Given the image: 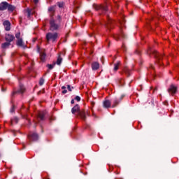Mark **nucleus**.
<instances>
[{"label": "nucleus", "mask_w": 179, "mask_h": 179, "mask_svg": "<svg viewBox=\"0 0 179 179\" xmlns=\"http://www.w3.org/2000/svg\"><path fill=\"white\" fill-rule=\"evenodd\" d=\"M74 99L76 100L77 101H80V96H76Z\"/></svg>", "instance_id": "35"}, {"label": "nucleus", "mask_w": 179, "mask_h": 179, "mask_svg": "<svg viewBox=\"0 0 179 179\" xmlns=\"http://www.w3.org/2000/svg\"><path fill=\"white\" fill-rule=\"evenodd\" d=\"M164 104L165 106H169V102L164 101Z\"/></svg>", "instance_id": "39"}, {"label": "nucleus", "mask_w": 179, "mask_h": 179, "mask_svg": "<svg viewBox=\"0 0 179 179\" xmlns=\"http://www.w3.org/2000/svg\"><path fill=\"white\" fill-rule=\"evenodd\" d=\"M71 103L72 104H75V100L72 99L71 101Z\"/></svg>", "instance_id": "41"}, {"label": "nucleus", "mask_w": 179, "mask_h": 179, "mask_svg": "<svg viewBox=\"0 0 179 179\" xmlns=\"http://www.w3.org/2000/svg\"><path fill=\"white\" fill-rule=\"evenodd\" d=\"M150 69H152V71H155V66H153V65H150Z\"/></svg>", "instance_id": "38"}, {"label": "nucleus", "mask_w": 179, "mask_h": 179, "mask_svg": "<svg viewBox=\"0 0 179 179\" xmlns=\"http://www.w3.org/2000/svg\"><path fill=\"white\" fill-rule=\"evenodd\" d=\"M16 45L18 47H23L24 48V43L23 42V39L21 38L20 39H17Z\"/></svg>", "instance_id": "21"}, {"label": "nucleus", "mask_w": 179, "mask_h": 179, "mask_svg": "<svg viewBox=\"0 0 179 179\" xmlns=\"http://www.w3.org/2000/svg\"><path fill=\"white\" fill-rule=\"evenodd\" d=\"M106 43H108V47H110V41L106 40Z\"/></svg>", "instance_id": "42"}, {"label": "nucleus", "mask_w": 179, "mask_h": 179, "mask_svg": "<svg viewBox=\"0 0 179 179\" xmlns=\"http://www.w3.org/2000/svg\"><path fill=\"white\" fill-rule=\"evenodd\" d=\"M113 38L116 41H118V40H121V38H125V34H124V32L122 31V29H120V34H115L113 36Z\"/></svg>", "instance_id": "11"}, {"label": "nucleus", "mask_w": 179, "mask_h": 179, "mask_svg": "<svg viewBox=\"0 0 179 179\" xmlns=\"http://www.w3.org/2000/svg\"><path fill=\"white\" fill-rule=\"evenodd\" d=\"M62 93L63 94H66V93H68V90H63V91L62 92Z\"/></svg>", "instance_id": "37"}, {"label": "nucleus", "mask_w": 179, "mask_h": 179, "mask_svg": "<svg viewBox=\"0 0 179 179\" xmlns=\"http://www.w3.org/2000/svg\"><path fill=\"white\" fill-rule=\"evenodd\" d=\"M44 85V78H41L39 80V85L43 86Z\"/></svg>", "instance_id": "31"}, {"label": "nucleus", "mask_w": 179, "mask_h": 179, "mask_svg": "<svg viewBox=\"0 0 179 179\" xmlns=\"http://www.w3.org/2000/svg\"><path fill=\"white\" fill-rule=\"evenodd\" d=\"M167 91L171 96H174L177 94V92L178 91V87L176 85L171 84L168 88Z\"/></svg>", "instance_id": "7"}, {"label": "nucleus", "mask_w": 179, "mask_h": 179, "mask_svg": "<svg viewBox=\"0 0 179 179\" xmlns=\"http://www.w3.org/2000/svg\"><path fill=\"white\" fill-rule=\"evenodd\" d=\"M59 8H63L64 7V3H57Z\"/></svg>", "instance_id": "34"}, {"label": "nucleus", "mask_w": 179, "mask_h": 179, "mask_svg": "<svg viewBox=\"0 0 179 179\" xmlns=\"http://www.w3.org/2000/svg\"><path fill=\"white\" fill-rule=\"evenodd\" d=\"M58 38H59V34L58 32H48L46 34V41L47 43H57Z\"/></svg>", "instance_id": "3"}, {"label": "nucleus", "mask_w": 179, "mask_h": 179, "mask_svg": "<svg viewBox=\"0 0 179 179\" xmlns=\"http://www.w3.org/2000/svg\"><path fill=\"white\" fill-rule=\"evenodd\" d=\"M124 96L122 95L120 96V99H115L112 101V108H114L115 107H117V106H118V104H120V103H121V100H122V99H124Z\"/></svg>", "instance_id": "10"}, {"label": "nucleus", "mask_w": 179, "mask_h": 179, "mask_svg": "<svg viewBox=\"0 0 179 179\" xmlns=\"http://www.w3.org/2000/svg\"><path fill=\"white\" fill-rule=\"evenodd\" d=\"M62 62V57H61V52L59 53L56 64L57 65H59Z\"/></svg>", "instance_id": "24"}, {"label": "nucleus", "mask_w": 179, "mask_h": 179, "mask_svg": "<svg viewBox=\"0 0 179 179\" xmlns=\"http://www.w3.org/2000/svg\"><path fill=\"white\" fill-rule=\"evenodd\" d=\"M87 115H90V112L87 111Z\"/></svg>", "instance_id": "43"}, {"label": "nucleus", "mask_w": 179, "mask_h": 179, "mask_svg": "<svg viewBox=\"0 0 179 179\" xmlns=\"http://www.w3.org/2000/svg\"><path fill=\"white\" fill-rule=\"evenodd\" d=\"M108 171L109 173H111V171H113V169H114V167L111 165V164H108Z\"/></svg>", "instance_id": "32"}, {"label": "nucleus", "mask_w": 179, "mask_h": 179, "mask_svg": "<svg viewBox=\"0 0 179 179\" xmlns=\"http://www.w3.org/2000/svg\"><path fill=\"white\" fill-rule=\"evenodd\" d=\"M148 54H149L150 55H153L155 57V58H156L158 65H160V66H162V65L164 64L163 55L159 54V52H157V51H156L150 48H148Z\"/></svg>", "instance_id": "2"}, {"label": "nucleus", "mask_w": 179, "mask_h": 179, "mask_svg": "<svg viewBox=\"0 0 179 179\" xmlns=\"http://www.w3.org/2000/svg\"><path fill=\"white\" fill-rule=\"evenodd\" d=\"M10 45V43L6 41L1 44V48H3V50H5L6 48H8Z\"/></svg>", "instance_id": "23"}, {"label": "nucleus", "mask_w": 179, "mask_h": 179, "mask_svg": "<svg viewBox=\"0 0 179 179\" xmlns=\"http://www.w3.org/2000/svg\"><path fill=\"white\" fill-rule=\"evenodd\" d=\"M123 72H124V73H126V75L127 76H131V70H129V69H128V67H124L123 69Z\"/></svg>", "instance_id": "25"}, {"label": "nucleus", "mask_w": 179, "mask_h": 179, "mask_svg": "<svg viewBox=\"0 0 179 179\" xmlns=\"http://www.w3.org/2000/svg\"><path fill=\"white\" fill-rule=\"evenodd\" d=\"M94 106H96V102L92 101H91V108H92V110H93V108H94Z\"/></svg>", "instance_id": "33"}, {"label": "nucleus", "mask_w": 179, "mask_h": 179, "mask_svg": "<svg viewBox=\"0 0 179 179\" xmlns=\"http://www.w3.org/2000/svg\"><path fill=\"white\" fill-rule=\"evenodd\" d=\"M8 2L2 1L1 3H0V10L1 11L6 10V9H8Z\"/></svg>", "instance_id": "14"}, {"label": "nucleus", "mask_w": 179, "mask_h": 179, "mask_svg": "<svg viewBox=\"0 0 179 179\" xmlns=\"http://www.w3.org/2000/svg\"><path fill=\"white\" fill-rule=\"evenodd\" d=\"M93 8L99 12V15H105V13L108 10L107 6L103 4H94Z\"/></svg>", "instance_id": "4"}, {"label": "nucleus", "mask_w": 179, "mask_h": 179, "mask_svg": "<svg viewBox=\"0 0 179 179\" xmlns=\"http://www.w3.org/2000/svg\"><path fill=\"white\" fill-rule=\"evenodd\" d=\"M80 111V107L79 106V104H76L74 107L71 109L72 114H76V113L78 114V113Z\"/></svg>", "instance_id": "19"}, {"label": "nucleus", "mask_w": 179, "mask_h": 179, "mask_svg": "<svg viewBox=\"0 0 179 179\" xmlns=\"http://www.w3.org/2000/svg\"><path fill=\"white\" fill-rule=\"evenodd\" d=\"M6 41L8 43H12L15 40V36L10 34H6L5 37H4Z\"/></svg>", "instance_id": "12"}, {"label": "nucleus", "mask_w": 179, "mask_h": 179, "mask_svg": "<svg viewBox=\"0 0 179 179\" xmlns=\"http://www.w3.org/2000/svg\"><path fill=\"white\" fill-rule=\"evenodd\" d=\"M7 9H8V12H13L15 10V9H16V7H15V6H13L12 4H9V3H8Z\"/></svg>", "instance_id": "22"}, {"label": "nucleus", "mask_w": 179, "mask_h": 179, "mask_svg": "<svg viewBox=\"0 0 179 179\" xmlns=\"http://www.w3.org/2000/svg\"><path fill=\"white\" fill-rule=\"evenodd\" d=\"M28 139L30 142H36V141H38V135L36 133H29Z\"/></svg>", "instance_id": "9"}, {"label": "nucleus", "mask_w": 179, "mask_h": 179, "mask_svg": "<svg viewBox=\"0 0 179 179\" xmlns=\"http://www.w3.org/2000/svg\"><path fill=\"white\" fill-rule=\"evenodd\" d=\"M3 24L6 31H9L10 30V22H9L8 20H6L3 22Z\"/></svg>", "instance_id": "18"}, {"label": "nucleus", "mask_w": 179, "mask_h": 179, "mask_svg": "<svg viewBox=\"0 0 179 179\" xmlns=\"http://www.w3.org/2000/svg\"><path fill=\"white\" fill-rule=\"evenodd\" d=\"M26 92V88L22 84H20L18 88H15L13 90V92H12L11 97L13 99L16 94H23Z\"/></svg>", "instance_id": "5"}, {"label": "nucleus", "mask_w": 179, "mask_h": 179, "mask_svg": "<svg viewBox=\"0 0 179 179\" xmlns=\"http://www.w3.org/2000/svg\"><path fill=\"white\" fill-rule=\"evenodd\" d=\"M119 173H120V172H118V171H117V172H115V174H119Z\"/></svg>", "instance_id": "45"}, {"label": "nucleus", "mask_w": 179, "mask_h": 179, "mask_svg": "<svg viewBox=\"0 0 179 179\" xmlns=\"http://www.w3.org/2000/svg\"><path fill=\"white\" fill-rule=\"evenodd\" d=\"M120 65H121V62H118L117 63H115L114 64L113 70L115 71V72H117V71H118V69H120Z\"/></svg>", "instance_id": "26"}, {"label": "nucleus", "mask_w": 179, "mask_h": 179, "mask_svg": "<svg viewBox=\"0 0 179 179\" xmlns=\"http://www.w3.org/2000/svg\"><path fill=\"white\" fill-rule=\"evenodd\" d=\"M107 22H105L103 24H105L106 27L109 30H111L114 27V21L110 18L108 15H106Z\"/></svg>", "instance_id": "8"}, {"label": "nucleus", "mask_w": 179, "mask_h": 179, "mask_svg": "<svg viewBox=\"0 0 179 179\" xmlns=\"http://www.w3.org/2000/svg\"><path fill=\"white\" fill-rule=\"evenodd\" d=\"M0 58H1V55H0Z\"/></svg>", "instance_id": "48"}, {"label": "nucleus", "mask_w": 179, "mask_h": 179, "mask_svg": "<svg viewBox=\"0 0 179 179\" xmlns=\"http://www.w3.org/2000/svg\"><path fill=\"white\" fill-rule=\"evenodd\" d=\"M90 108L92 113V117H94V118H97V115H96V113H94V110L93 109V108Z\"/></svg>", "instance_id": "30"}, {"label": "nucleus", "mask_w": 179, "mask_h": 179, "mask_svg": "<svg viewBox=\"0 0 179 179\" xmlns=\"http://www.w3.org/2000/svg\"><path fill=\"white\" fill-rule=\"evenodd\" d=\"M62 90H65V89H66V87L62 86Z\"/></svg>", "instance_id": "40"}, {"label": "nucleus", "mask_w": 179, "mask_h": 179, "mask_svg": "<svg viewBox=\"0 0 179 179\" xmlns=\"http://www.w3.org/2000/svg\"><path fill=\"white\" fill-rule=\"evenodd\" d=\"M27 15V17H30V16H31V13H33V10L32 9H30V8H27L26 10H25Z\"/></svg>", "instance_id": "27"}, {"label": "nucleus", "mask_w": 179, "mask_h": 179, "mask_svg": "<svg viewBox=\"0 0 179 179\" xmlns=\"http://www.w3.org/2000/svg\"><path fill=\"white\" fill-rule=\"evenodd\" d=\"M92 71H97L100 68V64L97 62H94L91 64Z\"/></svg>", "instance_id": "15"}, {"label": "nucleus", "mask_w": 179, "mask_h": 179, "mask_svg": "<svg viewBox=\"0 0 179 179\" xmlns=\"http://www.w3.org/2000/svg\"><path fill=\"white\" fill-rule=\"evenodd\" d=\"M103 106L104 108H112V102L110 100L106 99L103 102Z\"/></svg>", "instance_id": "13"}, {"label": "nucleus", "mask_w": 179, "mask_h": 179, "mask_svg": "<svg viewBox=\"0 0 179 179\" xmlns=\"http://www.w3.org/2000/svg\"><path fill=\"white\" fill-rule=\"evenodd\" d=\"M64 24L62 17L57 15L55 17H52L49 20V29L50 31H58Z\"/></svg>", "instance_id": "1"}, {"label": "nucleus", "mask_w": 179, "mask_h": 179, "mask_svg": "<svg viewBox=\"0 0 179 179\" xmlns=\"http://www.w3.org/2000/svg\"><path fill=\"white\" fill-rule=\"evenodd\" d=\"M67 89L69 92H72V89L71 88V85H67Z\"/></svg>", "instance_id": "36"}, {"label": "nucleus", "mask_w": 179, "mask_h": 179, "mask_svg": "<svg viewBox=\"0 0 179 179\" xmlns=\"http://www.w3.org/2000/svg\"><path fill=\"white\" fill-rule=\"evenodd\" d=\"M47 57V53L45 51L40 52V59L42 62H45V58Z\"/></svg>", "instance_id": "20"}, {"label": "nucleus", "mask_w": 179, "mask_h": 179, "mask_svg": "<svg viewBox=\"0 0 179 179\" xmlns=\"http://www.w3.org/2000/svg\"><path fill=\"white\" fill-rule=\"evenodd\" d=\"M47 117V111L41 110L37 113V121L40 122V121H45V118Z\"/></svg>", "instance_id": "6"}, {"label": "nucleus", "mask_w": 179, "mask_h": 179, "mask_svg": "<svg viewBox=\"0 0 179 179\" xmlns=\"http://www.w3.org/2000/svg\"><path fill=\"white\" fill-rule=\"evenodd\" d=\"M25 57H27V55H25Z\"/></svg>", "instance_id": "47"}, {"label": "nucleus", "mask_w": 179, "mask_h": 179, "mask_svg": "<svg viewBox=\"0 0 179 179\" xmlns=\"http://www.w3.org/2000/svg\"><path fill=\"white\" fill-rule=\"evenodd\" d=\"M155 90H157V87H156V88L155 89Z\"/></svg>", "instance_id": "46"}, {"label": "nucleus", "mask_w": 179, "mask_h": 179, "mask_svg": "<svg viewBox=\"0 0 179 179\" xmlns=\"http://www.w3.org/2000/svg\"><path fill=\"white\" fill-rule=\"evenodd\" d=\"M48 11L50 13V17H54L55 15V6H52L48 8Z\"/></svg>", "instance_id": "17"}, {"label": "nucleus", "mask_w": 179, "mask_h": 179, "mask_svg": "<svg viewBox=\"0 0 179 179\" xmlns=\"http://www.w3.org/2000/svg\"><path fill=\"white\" fill-rule=\"evenodd\" d=\"M15 38H17V40L22 38V35L20 32H17V34H15Z\"/></svg>", "instance_id": "28"}, {"label": "nucleus", "mask_w": 179, "mask_h": 179, "mask_svg": "<svg viewBox=\"0 0 179 179\" xmlns=\"http://www.w3.org/2000/svg\"><path fill=\"white\" fill-rule=\"evenodd\" d=\"M78 114L83 121H86V113L85 110H80Z\"/></svg>", "instance_id": "16"}, {"label": "nucleus", "mask_w": 179, "mask_h": 179, "mask_svg": "<svg viewBox=\"0 0 179 179\" xmlns=\"http://www.w3.org/2000/svg\"><path fill=\"white\" fill-rule=\"evenodd\" d=\"M15 120L16 122H17V118H15Z\"/></svg>", "instance_id": "44"}, {"label": "nucleus", "mask_w": 179, "mask_h": 179, "mask_svg": "<svg viewBox=\"0 0 179 179\" xmlns=\"http://www.w3.org/2000/svg\"><path fill=\"white\" fill-rule=\"evenodd\" d=\"M54 66H55V63H54L53 64H48L47 65V68H48V69H52L54 68Z\"/></svg>", "instance_id": "29"}]
</instances>
